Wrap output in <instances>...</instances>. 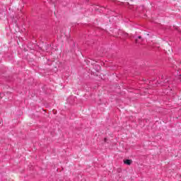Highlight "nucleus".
Instances as JSON below:
<instances>
[{"instance_id": "1", "label": "nucleus", "mask_w": 181, "mask_h": 181, "mask_svg": "<svg viewBox=\"0 0 181 181\" xmlns=\"http://www.w3.org/2000/svg\"><path fill=\"white\" fill-rule=\"evenodd\" d=\"M124 163L125 165H128L129 166V165H131V163H132V160H124Z\"/></svg>"}, {"instance_id": "2", "label": "nucleus", "mask_w": 181, "mask_h": 181, "mask_svg": "<svg viewBox=\"0 0 181 181\" xmlns=\"http://www.w3.org/2000/svg\"><path fill=\"white\" fill-rule=\"evenodd\" d=\"M138 38H139V39H141V41H144V39H142V37H141V36H139Z\"/></svg>"}, {"instance_id": "3", "label": "nucleus", "mask_w": 181, "mask_h": 181, "mask_svg": "<svg viewBox=\"0 0 181 181\" xmlns=\"http://www.w3.org/2000/svg\"><path fill=\"white\" fill-rule=\"evenodd\" d=\"M105 142H107V138H105Z\"/></svg>"}, {"instance_id": "4", "label": "nucleus", "mask_w": 181, "mask_h": 181, "mask_svg": "<svg viewBox=\"0 0 181 181\" xmlns=\"http://www.w3.org/2000/svg\"><path fill=\"white\" fill-rule=\"evenodd\" d=\"M136 43H138V40L136 39Z\"/></svg>"}]
</instances>
